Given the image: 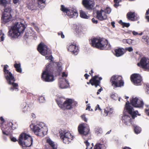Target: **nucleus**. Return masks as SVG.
<instances>
[{"instance_id":"obj_1","label":"nucleus","mask_w":149,"mask_h":149,"mask_svg":"<svg viewBox=\"0 0 149 149\" xmlns=\"http://www.w3.org/2000/svg\"><path fill=\"white\" fill-rule=\"evenodd\" d=\"M127 111L130 114L133 119L136 116L138 113L137 111H134L132 107L131 106L127 101L126 102L124 114L122 116V120L123 123L125 125L130 126L132 124V120L128 115L126 114V112Z\"/></svg>"},{"instance_id":"obj_2","label":"nucleus","mask_w":149,"mask_h":149,"mask_svg":"<svg viewBox=\"0 0 149 149\" xmlns=\"http://www.w3.org/2000/svg\"><path fill=\"white\" fill-rule=\"evenodd\" d=\"M45 58L46 60H50L51 63L46 65L45 68L42 74V78L44 81L52 82L54 80V79L53 75V68L51 67L50 65L54 62H53V58L51 55L46 56Z\"/></svg>"},{"instance_id":"obj_3","label":"nucleus","mask_w":149,"mask_h":149,"mask_svg":"<svg viewBox=\"0 0 149 149\" xmlns=\"http://www.w3.org/2000/svg\"><path fill=\"white\" fill-rule=\"evenodd\" d=\"M11 0H0V8L4 10L2 17V19L5 22H9L12 18L10 14L11 10Z\"/></svg>"},{"instance_id":"obj_4","label":"nucleus","mask_w":149,"mask_h":149,"mask_svg":"<svg viewBox=\"0 0 149 149\" xmlns=\"http://www.w3.org/2000/svg\"><path fill=\"white\" fill-rule=\"evenodd\" d=\"M25 28V25L21 22H15L11 26L8 35L11 38L17 37L23 33Z\"/></svg>"},{"instance_id":"obj_5","label":"nucleus","mask_w":149,"mask_h":149,"mask_svg":"<svg viewBox=\"0 0 149 149\" xmlns=\"http://www.w3.org/2000/svg\"><path fill=\"white\" fill-rule=\"evenodd\" d=\"M8 66L7 65L4 66L3 70L4 72L5 76L7 81L8 83L12 85V86L10 88V90L13 91L14 90L17 91H18V84L15 83V78L11 72H9L7 69L8 68Z\"/></svg>"},{"instance_id":"obj_6","label":"nucleus","mask_w":149,"mask_h":149,"mask_svg":"<svg viewBox=\"0 0 149 149\" xmlns=\"http://www.w3.org/2000/svg\"><path fill=\"white\" fill-rule=\"evenodd\" d=\"M31 127L33 129L35 134L38 136H43L47 134V129L43 123L40 122L36 125H32Z\"/></svg>"},{"instance_id":"obj_7","label":"nucleus","mask_w":149,"mask_h":149,"mask_svg":"<svg viewBox=\"0 0 149 149\" xmlns=\"http://www.w3.org/2000/svg\"><path fill=\"white\" fill-rule=\"evenodd\" d=\"M19 143L23 147H29L32 144L33 139L29 135L22 133L19 136Z\"/></svg>"},{"instance_id":"obj_8","label":"nucleus","mask_w":149,"mask_h":149,"mask_svg":"<svg viewBox=\"0 0 149 149\" xmlns=\"http://www.w3.org/2000/svg\"><path fill=\"white\" fill-rule=\"evenodd\" d=\"M90 44L92 46L100 49H106L107 41L106 40L100 38H94L91 39Z\"/></svg>"},{"instance_id":"obj_9","label":"nucleus","mask_w":149,"mask_h":149,"mask_svg":"<svg viewBox=\"0 0 149 149\" xmlns=\"http://www.w3.org/2000/svg\"><path fill=\"white\" fill-rule=\"evenodd\" d=\"M64 99L63 98H58L56 99V101L59 107L62 109H70L72 108V104L74 103L77 104L71 99L66 100L64 102L63 101Z\"/></svg>"},{"instance_id":"obj_10","label":"nucleus","mask_w":149,"mask_h":149,"mask_svg":"<svg viewBox=\"0 0 149 149\" xmlns=\"http://www.w3.org/2000/svg\"><path fill=\"white\" fill-rule=\"evenodd\" d=\"M60 138L64 143L69 144L73 139V136L66 130H61L59 132Z\"/></svg>"},{"instance_id":"obj_11","label":"nucleus","mask_w":149,"mask_h":149,"mask_svg":"<svg viewBox=\"0 0 149 149\" xmlns=\"http://www.w3.org/2000/svg\"><path fill=\"white\" fill-rule=\"evenodd\" d=\"M61 9L63 12L66 13L70 18H75L78 16V13L76 10L74 8L68 9L63 5H61Z\"/></svg>"},{"instance_id":"obj_12","label":"nucleus","mask_w":149,"mask_h":149,"mask_svg":"<svg viewBox=\"0 0 149 149\" xmlns=\"http://www.w3.org/2000/svg\"><path fill=\"white\" fill-rule=\"evenodd\" d=\"M110 81L112 86L115 88L122 86L124 83L122 76L118 75L112 76L111 79Z\"/></svg>"},{"instance_id":"obj_13","label":"nucleus","mask_w":149,"mask_h":149,"mask_svg":"<svg viewBox=\"0 0 149 149\" xmlns=\"http://www.w3.org/2000/svg\"><path fill=\"white\" fill-rule=\"evenodd\" d=\"M38 50L39 52L42 55H49L51 51L47 46L43 43H41L38 46Z\"/></svg>"},{"instance_id":"obj_14","label":"nucleus","mask_w":149,"mask_h":149,"mask_svg":"<svg viewBox=\"0 0 149 149\" xmlns=\"http://www.w3.org/2000/svg\"><path fill=\"white\" fill-rule=\"evenodd\" d=\"M130 103L134 107L137 108H142L144 104L142 99L138 97H133Z\"/></svg>"},{"instance_id":"obj_15","label":"nucleus","mask_w":149,"mask_h":149,"mask_svg":"<svg viewBox=\"0 0 149 149\" xmlns=\"http://www.w3.org/2000/svg\"><path fill=\"white\" fill-rule=\"evenodd\" d=\"M78 130L80 134L83 136H86L88 134L90 129L89 127L87 124L82 123L79 125Z\"/></svg>"},{"instance_id":"obj_16","label":"nucleus","mask_w":149,"mask_h":149,"mask_svg":"<svg viewBox=\"0 0 149 149\" xmlns=\"http://www.w3.org/2000/svg\"><path fill=\"white\" fill-rule=\"evenodd\" d=\"M137 65L145 70L149 71V59L148 58L146 57L142 58Z\"/></svg>"},{"instance_id":"obj_17","label":"nucleus","mask_w":149,"mask_h":149,"mask_svg":"<svg viewBox=\"0 0 149 149\" xmlns=\"http://www.w3.org/2000/svg\"><path fill=\"white\" fill-rule=\"evenodd\" d=\"M131 80L133 84L136 85H139L142 81L141 76L138 74H134L131 76Z\"/></svg>"},{"instance_id":"obj_18","label":"nucleus","mask_w":149,"mask_h":149,"mask_svg":"<svg viewBox=\"0 0 149 149\" xmlns=\"http://www.w3.org/2000/svg\"><path fill=\"white\" fill-rule=\"evenodd\" d=\"M68 81L66 78H60L58 81V86L61 89H64L69 86Z\"/></svg>"},{"instance_id":"obj_19","label":"nucleus","mask_w":149,"mask_h":149,"mask_svg":"<svg viewBox=\"0 0 149 149\" xmlns=\"http://www.w3.org/2000/svg\"><path fill=\"white\" fill-rule=\"evenodd\" d=\"M68 50L72 52L75 55H77L79 52L78 47L74 42L70 44L67 47Z\"/></svg>"},{"instance_id":"obj_20","label":"nucleus","mask_w":149,"mask_h":149,"mask_svg":"<svg viewBox=\"0 0 149 149\" xmlns=\"http://www.w3.org/2000/svg\"><path fill=\"white\" fill-rule=\"evenodd\" d=\"M101 77H98V76H95L93 78L91 79L89 82H87L88 84L91 83L92 85H95L96 87L98 86L100 83V81L102 79Z\"/></svg>"},{"instance_id":"obj_21","label":"nucleus","mask_w":149,"mask_h":149,"mask_svg":"<svg viewBox=\"0 0 149 149\" xmlns=\"http://www.w3.org/2000/svg\"><path fill=\"white\" fill-rule=\"evenodd\" d=\"M97 17L99 20L102 21L106 19L107 18V16L104 10H101L97 12Z\"/></svg>"},{"instance_id":"obj_22","label":"nucleus","mask_w":149,"mask_h":149,"mask_svg":"<svg viewBox=\"0 0 149 149\" xmlns=\"http://www.w3.org/2000/svg\"><path fill=\"white\" fill-rule=\"evenodd\" d=\"M83 4L86 8L88 9H93L94 3V2L90 0H83Z\"/></svg>"},{"instance_id":"obj_23","label":"nucleus","mask_w":149,"mask_h":149,"mask_svg":"<svg viewBox=\"0 0 149 149\" xmlns=\"http://www.w3.org/2000/svg\"><path fill=\"white\" fill-rule=\"evenodd\" d=\"M114 52V55L118 57L123 55L125 52V50L124 49L119 48L115 49Z\"/></svg>"},{"instance_id":"obj_24","label":"nucleus","mask_w":149,"mask_h":149,"mask_svg":"<svg viewBox=\"0 0 149 149\" xmlns=\"http://www.w3.org/2000/svg\"><path fill=\"white\" fill-rule=\"evenodd\" d=\"M21 107L23 112L24 113H26L27 112L30 111V108L28 105L26 103L22 104Z\"/></svg>"},{"instance_id":"obj_25","label":"nucleus","mask_w":149,"mask_h":149,"mask_svg":"<svg viewBox=\"0 0 149 149\" xmlns=\"http://www.w3.org/2000/svg\"><path fill=\"white\" fill-rule=\"evenodd\" d=\"M113 112V109L109 107H107L104 109V116H107L108 114H111Z\"/></svg>"},{"instance_id":"obj_26","label":"nucleus","mask_w":149,"mask_h":149,"mask_svg":"<svg viewBox=\"0 0 149 149\" xmlns=\"http://www.w3.org/2000/svg\"><path fill=\"white\" fill-rule=\"evenodd\" d=\"M47 142L53 149H56L57 148L56 143L54 142L50 139H47Z\"/></svg>"},{"instance_id":"obj_27","label":"nucleus","mask_w":149,"mask_h":149,"mask_svg":"<svg viewBox=\"0 0 149 149\" xmlns=\"http://www.w3.org/2000/svg\"><path fill=\"white\" fill-rule=\"evenodd\" d=\"M4 126L3 125V126ZM5 128L4 127H2L1 129L3 132V133L4 134L7 135L8 133L10 132L11 128L9 127H6V126H5Z\"/></svg>"},{"instance_id":"obj_28","label":"nucleus","mask_w":149,"mask_h":149,"mask_svg":"<svg viewBox=\"0 0 149 149\" xmlns=\"http://www.w3.org/2000/svg\"><path fill=\"white\" fill-rule=\"evenodd\" d=\"M127 17L129 20L134 21L135 19V14L134 13L132 12L128 13L127 14Z\"/></svg>"},{"instance_id":"obj_29","label":"nucleus","mask_w":149,"mask_h":149,"mask_svg":"<svg viewBox=\"0 0 149 149\" xmlns=\"http://www.w3.org/2000/svg\"><path fill=\"white\" fill-rule=\"evenodd\" d=\"M54 64L56 65L57 66V70L58 72L57 74H59L60 72H61L62 70L61 63V62L58 63L55 62L54 63Z\"/></svg>"},{"instance_id":"obj_30","label":"nucleus","mask_w":149,"mask_h":149,"mask_svg":"<svg viewBox=\"0 0 149 149\" xmlns=\"http://www.w3.org/2000/svg\"><path fill=\"white\" fill-rule=\"evenodd\" d=\"M80 17L83 18L87 19L89 17V15L87 14L82 10L80 11Z\"/></svg>"},{"instance_id":"obj_31","label":"nucleus","mask_w":149,"mask_h":149,"mask_svg":"<svg viewBox=\"0 0 149 149\" xmlns=\"http://www.w3.org/2000/svg\"><path fill=\"white\" fill-rule=\"evenodd\" d=\"M106 147L104 145L100 143H97L95 146L94 149H105Z\"/></svg>"},{"instance_id":"obj_32","label":"nucleus","mask_w":149,"mask_h":149,"mask_svg":"<svg viewBox=\"0 0 149 149\" xmlns=\"http://www.w3.org/2000/svg\"><path fill=\"white\" fill-rule=\"evenodd\" d=\"M14 66L17 72L19 73L22 72V70L21 68V64L20 63H15L14 64Z\"/></svg>"},{"instance_id":"obj_33","label":"nucleus","mask_w":149,"mask_h":149,"mask_svg":"<svg viewBox=\"0 0 149 149\" xmlns=\"http://www.w3.org/2000/svg\"><path fill=\"white\" fill-rule=\"evenodd\" d=\"M134 132L136 134L140 133L141 131V128L136 125H134Z\"/></svg>"},{"instance_id":"obj_34","label":"nucleus","mask_w":149,"mask_h":149,"mask_svg":"<svg viewBox=\"0 0 149 149\" xmlns=\"http://www.w3.org/2000/svg\"><path fill=\"white\" fill-rule=\"evenodd\" d=\"M142 38L146 41L148 45H149V33L147 36H143Z\"/></svg>"},{"instance_id":"obj_35","label":"nucleus","mask_w":149,"mask_h":149,"mask_svg":"<svg viewBox=\"0 0 149 149\" xmlns=\"http://www.w3.org/2000/svg\"><path fill=\"white\" fill-rule=\"evenodd\" d=\"M46 0H38V6L39 8H42L44 7L43 5L40 6V4H43V5L45 3Z\"/></svg>"},{"instance_id":"obj_36","label":"nucleus","mask_w":149,"mask_h":149,"mask_svg":"<svg viewBox=\"0 0 149 149\" xmlns=\"http://www.w3.org/2000/svg\"><path fill=\"white\" fill-rule=\"evenodd\" d=\"M81 27L80 26L76 25H74L73 29L75 30L76 32H79L81 31Z\"/></svg>"},{"instance_id":"obj_37","label":"nucleus","mask_w":149,"mask_h":149,"mask_svg":"<svg viewBox=\"0 0 149 149\" xmlns=\"http://www.w3.org/2000/svg\"><path fill=\"white\" fill-rule=\"evenodd\" d=\"M115 4H114V6L116 7H117L119 6V3L121 1L120 0H113Z\"/></svg>"},{"instance_id":"obj_38","label":"nucleus","mask_w":149,"mask_h":149,"mask_svg":"<svg viewBox=\"0 0 149 149\" xmlns=\"http://www.w3.org/2000/svg\"><path fill=\"white\" fill-rule=\"evenodd\" d=\"M120 23L122 25H123V26H125L126 27H128L130 25V24L129 23H124L122 22V21L120 20Z\"/></svg>"},{"instance_id":"obj_39","label":"nucleus","mask_w":149,"mask_h":149,"mask_svg":"<svg viewBox=\"0 0 149 149\" xmlns=\"http://www.w3.org/2000/svg\"><path fill=\"white\" fill-rule=\"evenodd\" d=\"M111 97L114 100H117L118 98V95L116 93H113L111 95Z\"/></svg>"},{"instance_id":"obj_40","label":"nucleus","mask_w":149,"mask_h":149,"mask_svg":"<svg viewBox=\"0 0 149 149\" xmlns=\"http://www.w3.org/2000/svg\"><path fill=\"white\" fill-rule=\"evenodd\" d=\"M38 100L40 102L43 103L45 102L44 97L43 96H40Z\"/></svg>"},{"instance_id":"obj_41","label":"nucleus","mask_w":149,"mask_h":149,"mask_svg":"<svg viewBox=\"0 0 149 149\" xmlns=\"http://www.w3.org/2000/svg\"><path fill=\"white\" fill-rule=\"evenodd\" d=\"M146 18L147 21L148 22H149V8L148 9V10L147 11L146 13Z\"/></svg>"},{"instance_id":"obj_42","label":"nucleus","mask_w":149,"mask_h":149,"mask_svg":"<svg viewBox=\"0 0 149 149\" xmlns=\"http://www.w3.org/2000/svg\"><path fill=\"white\" fill-rule=\"evenodd\" d=\"M4 34L2 33V31L1 30L0 31V36H1L0 38V41L1 42L4 39Z\"/></svg>"},{"instance_id":"obj_43","label":"nucleus","mask_w":149,"mask_h":149,"mask_svg":"<svg viewBox=\"0 0 149 149\" xmlns=\"http://www.w3.org/2000/svg\"><path fill=\"white\" fill-rule=\"evenodd\" d=\"M68 73L67 72H62L61 74L62 77L61 78H65L68 76Z\"/></svg>"},{"instance_id":"obj_44","label":"nucleus","mask_w":149,"mask_h":149,"mask_svg":"<svg viewBox=\"0 0 149 149\" xmlns=\"http://www.w3.org/2000/svg\"><path fill=\"white\" fill-rule=\"evenodd\" d=\"M85 143H86L87 146L86 149H91L92 148V147H90L89 145L90 144L87 141H85Z\"/></svg>"},{"instance_id":"obj_45","label":"nucleus","mask_w":149,"mask_h":149,"mask_svg":"<svg viewBox=\"0 0 149 149\" xmlns=\"http://www.w3.org/2000/svg\"><path fill=\"white\" fill-rule=\"evenodd\" d=\"M104 10L105 12V13H106L107 14H109L111 11V8L109 7H107Z\"/></svg>"},{"instance_id":"obj_46","label":"nucleus","mask_w":149,"mask_h":149,"mask_svg":"<svg viewBox=\"0 0 149 149\" xmlns=\"http://www.w3.org/2000/svg\"><path fill=\"white\" fill-rule=\"evenodd\" d=\"M134 40H132L130 39H127V43L129 45H133L132 44V41Z\"/></svg>"},{"instance_id":"obj_47","label":"nucleus","mask_w":149,"mask_h":149,"mask_svg":"<svg viewBox=\"0 0 149 149\" xmlns=\"http://www.w3.org/2000/svg\"><path fill=\"white\" fill-rule=\"evenodd\" d=\"M125 52L126 51H128L129 52H131L133 51V49L132 47H127L125 48Z\"/></svg>"},{"instance_id":"obj_48","label":"nucleus","mask_w":149,"mask_h":149,"mask_svg":"<svg viewBox=\"0 0 149 149\" xmlns=\"http://www.w3.org/2000/svg\"><path fill=\"white\" fill-rule=\"evenodd\" d=\"M102 131V129L100 127L97 128L95 129V132H96L101 133Z\"/></svg>"},{"instance_id":"obj_49","label":"nucleus","mask_w":149,"mask_h":149,"mask_svg":"<svg viewBox=\"0 0 149 149\" xmlns=\"http://www.w3.org/2000/svg\"><path fill=\"white\" fill-rule=\"evenodd\" d=\"M81 117L82 119L84 120L85 122H87V119L86 118L85 115L84 114H83L81 116Z\"/></svg>"},{"instance_id":"obj_50","label":"nucleus","mask_w":149,"mask_h":149,"mask_svg":"<svg viewBox=\"0 0 149 149\" xmlns=\"http://www.w3.org/2000/svg\"><path fill=\"white\" fill-rule=\"evenodd\" d=\"M10 139L11 141H12L15 142L17 141V139L14 137L11 136L10 137Z\"/></svg>"},{"instance_id":"obj_51","label":"nucleus","mask_w":149,"mask_h":149,"mask_svg":"<svg viewBox=\"0 0 149 149\" xmlns=\"http://www.w3.org/2000/svg\"><path fill=\"white\" fill-rule=\"evenodd\" d=\"M98 110L100 111L102 110L101 109L99 105L98 104H97L95 107V110Z\"/></svg>"},{"instance_id":"obj_52","label":"nucleus","mask_w":149,"mask_h":149,"mask_svg":"<svg viewBox=\"0 0 149 149\" xmlns=\"http://www.w3.org/2000/svg\"><path fill=\"white\" fill-rule=\"evenodd\" d=\"M92 22L94 24H96L98 23L97 20L94 18H93L92 19Z\"/></svg>"},{"instance_id":"obj_53","label":"nucleus","mask_w":149,"mask_h":149,"mask_svg":"<svg viewBox=\"0 0 149 149\" xmlns=\"http://www.w3.org/2000/svg\"><path fill=\"white\" fill-rule=\"evenodd\" d=\"M32 24L33 25L36 30L38 32H39V29L38 27H37V26L36 25H35L34 23H32Z\"/></svg>"},{"instance_id":"obj_54","label":"nucleus","mask_w":149,"mask_h":149,"mask_svg":"<svg viewBox=\"0 0 149 149\" xmlns=\"http://www.w3.org/2000/svg\"><path fill=\"white\" fill-rule=\"evenodd\" d=\"M31 33H29V32H27L25 34V36H26V38H28L29 36H31Z\"/></svg>"},{"instance_id":"obj_55","label":"nucleus","mask_w":149,"mask_h":149,"mask_svg":"<svg viewBox=\"0 0 149 149\" xmlns=\"http://www.w3.org/2000/svg\"><path fill=\"white\" fill-rule=\"evenodd\" d=\"M91 108V107L90 106V104H88L87 105V107L86 109V110H88L89 111H90V109Z\"/></svg>"},{"instance_id":"obj_56","label":"nucleus","mask_w":149,"mask_h":149,"mask_svg":"<svg viewBox=\"0 0 149 149\" xmlns=\"http://www.w3.org/2000/svg\"><path fill=\"white\" fill-rule=\"evenodd\" d=\"M102 90V87H101L99 89L98 91L97 92V95H98L100 94V93Z\"/></svg>"},{"instance_id":"obj_57","label":"nucleus","mask_w":149,"mask_h":149,"mask_svg":"<svg viewBox=\"0 0 149 149\" xmlns=\"http://www.w3.org/2000/svg\"><path fill=\"white\" fill-rule=\"evenodd\" d=\"M145 112L146 114L149 116V109H146L145 110Z\"/></svg>"},{"instance_id":"obj_58","label":"nucleus","mask_w":149,"mask_h":149,"mask_svg":"<svg viewBox=\"0 0 149 149\" xmlns=\"http://www.w3.org/2000/svg\"><path fill=\"white\" fill-rule=\"evenodd\" d=\"M31 116L32 118H36V115L34 113H32L31 115Z\"/></svg>"},{"instance_id":"obj_59","label":"nucleus","mask_w":149,"mask_h":149,"mask_svg":"<svg viewBox=\"0 0 149 149\" xmlns=\"http://www.w3.org/2000/svg\"><path fill=\"white\" fill-rule=\"evenodd\" d=\"M132 33L134 35H136L138 34V33L135 31H133Z\"/></svg>"},{"instance_id":"obj_60","label":"nucleus","mask_w":149,"mask_h":149,"mask_svg":"<svg viewBox=\"0 0 149 149\" xmlns=\"http://www.w3.org/2000/svg\"><path fill=\"white\" fill-rule=\"evenodd\" d=\"M122 42L124 44L127 43V39H123L122 40Z\"/></svg>"},{"instance_id":"obj_61","label":"nucleus","mask_w":149,"mask_h":149,"mask_svg":"<svg viewBox=\"0 0 149 149\" xmlns=\"http://www.w3.org/2000/svg\"><path fill=\"white\" fill-rule=\"evenodd\" d=\"M19 0H13V2L14 3L16 4L18 2Z\"/></svg>"},{"instance_id":"obj_62","label":"nucleus","mask_w":149,"mask_h":149,"mask_svg":"<svg viewBox=\"0 0 149 149\" xmlns=\"http://www.w3.org/2000/svg\"><path fill=\"white\" fill-rule=\"evenodd\" d=\"M2 122V123L4 122V120L2 117H1L0 118Z\"/></svg>"},{"instance_id":"obj_63","label":"nucleus","mask_w":149,"mask_h":149,"mask_svg":"<svg viewBox=\"0 0 149 149\" xmlns=\"http://www.w3.org/2000/svg\"><path fill=\"white\" fill-rule=\"evenodd\" d=\"M89 76V75H88L87 74H86L84 75V76L86 77V79H87L88 78V77Z\"/></svg>"},{"instance_id":"obj_64","label":"nucleus","mask_w":149,"mask_h":149,"mask_svg":"<svg viewBox=\"0 0 149 149\" xmlns=\"http://www.w3.org/2000/svg\"><path fill=\"white\" fill-rule=\"evenodd\" d=\"M114 24H115V23L114 22H112L111 23V25L113 27H115V26H114Z\"/></svg>"}]
</instances>
